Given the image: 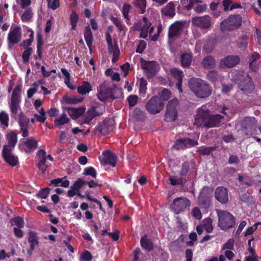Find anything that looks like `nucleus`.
<instances>
[{
    "label": "nucleus",
    "instance_id": "f257e3e1",
    "mask_svg": "<svg viewBox=\"0 0 261 261\" xmlns=\"http://www.w3.org/2000/svg\"><path fill=\"white\" fill-rule=\"evenodd\" d=\"M223 117L220 115L211 116L208 110L205 106H202L197 111L194 124L198 127L210 128L219 126Z\"/></svg>",
    "mask_w": 261,
    "mask_h": 261
},
{
    "label": "nucleus",
    "instance_id": "f03ea898",
    "mask_svg": "<svg viewBox=\"0 0 261 261\" xmlns=\"http://www.w3.org/2000/svg\"><path fill=\"white\" fill-rule=\"evenodd\" d=\"M191 90L199 98L210 96L212 92V87L205 81L197 78H192L189 81Z\"/></svg>",
    "mask_w": 261,
    "mask_h": 261
},
{
    "label": "nucleus",
    "instance_id": "7ed1b4c3",
    "mask_svg": "<svg viewBox=\"0 0 261 261\" xmlns=\"http://www.w3.org/2000/svg\"><path fill=\"white\" fill-rule=\"evenodd\" d=\"M151 27V23L147 18L143 17L142 21L135 23L134 28L136 30L140 31V38L147 39L148 35L149 38L152 41H156L158 38V34L152 35L154 31V27Z\"/></svg>",
    "mask_w": 261,
    "mask_h": 261
},
{
    "label": "nucleus",
    "instance_id": "20e7f679",
    "mask_svg": "<svg viewBox=\"0 0 261 261\" xmlns=\"http://www.w3.org/2000/svg\"><path fill=\"white\" fill-rule=\"evenodd\" d=\"M218 217V226L223 230L229 229L235 225V218L229 212L217 209L216 210Z\"/></svg>",
    "mask_w": 261,
    "mask_h": 261
},
{
    "label": "nucleus",
    "instance_id": "39448f33",
    "mask_svg": "<svg viewBox=\"0 0 261 261\" xmlns=\"http://www.w3.org/2000/svg\"><path fill=\"white\" fill-rule=\"evenodd\" d=\"M21 89L22 86L17 85L15 87L12 93L9 107L12 113L14 115L18 113V111L20 109Z\"/></svg>",
    "mask_w": 261,
    "mask_h": 261
},
{
    "label": "nucleus",
    "instance_id": "423d86ee",
    "mask_svg": "<svg viewBox=\"0 0 261 261\" xmlns=\"http://www.w3.org/2000/svg\"><path fill=\"white\" fill-rule=\"evenodd\" d=\"M242 18L239 15H231L221 23L222 30L231 31L238 29L241 25Z\"/></svg>",
    "mask_w": 261,
    "mask_h": 261
},
{
    "label": "nucleus",
    "instance_id": "0eeeda50",
    "mask_svg": "<svg viewBox=\"0 0 261 261\" xmlns=\"http://www.w3.org/2000/svg\"><path fill=\"white\" fill-rule=\"evenodd\" d=\"M191 205L190 201L186 197H178L174 199L171 204V209L175 214L177 215Z\"/></svg>",
    "mask_w": 261,
    "mask_h": 261
},
{
    "label": "nucleus",
    "instance_id": "6e6552de",
    "mask_svg": "<svg viewBox=\"0 0 261 261\" xmlns=\"http://www.w3.org/2000/svg\"><path fill=\"white\" fill-rule=\"evenodd\" d=\"M178 106V100L174 98L170 100L167 106L165 120L167 122L174 121L177 117V108Z\"/></svg>",
    "mask_w": 261,
    "mask_h": 261
},
{
    "label": "nucleus",
    "instance_id": "1a4fd4ad",
    "mask_svg": "<svg viewBox=\"0 0 261 261\" xmlns=\"http://www.w3.org/2000/svg\"><path fill=\"white\" fill-rule=\"evenodd\" d=\"M141 66L148 78L154 76L160 69L159 65L156 62L147 61L143 59H141Z\"/></svg>",
    "mask_w": 261,
    "mask_h": 261
},
{
    "label": "nucleus",
    "instance_id": "9d476101",
    "mask_svg": "<svg viewBox=\"0 0 261 261\" xmlns=\"http://www.w3.org/2000/svg\"><path fill=\"white\" fill-rule=\"evenodd\" d=\"M164 104L161 98L156 96H153L147 103L146 109L151 114L160 113L163 109Z\"/></svg>",
    "mask_w": 261,
    "mask_h": 261
},
{
    "label": "nucleus",
    "instance_id": "9b49d317",
    "mask_svg": "<svg viewBox=\"0 0 261 261\" xmlns=\"http://www.w3.org/2000/svg\"><path fill=\"white\" fill-rule=\"evenodd\" d=\"M183 28V23L179 21L175 22L169 27L168 31V39L169 42L171 43L174 42L175 39L179 37L182 32Z\"/></svg>",
    "mask_w": 261,
    "mask_h": 261
},
{
    "label": "nucleus",
    "instance_id": "f8f14e48",
    "mask_svg": "<svg viewBox=\"0 0 261 261\" xmlns=\"http://www.w3.org/2000/svg\"><path fill=\"white\" fill-rule=\"evenodd\" d=\"M240 89L246 94L251 93L254 89L252 79L248 75L239 83Z\"/></svg>",
    "mask_w": 261,
    "mask_h": 261
},
{
    "label": "nucleus",
    "instance_id": "ddd939ff",
    "mask_svg": "<svg viewBox=\"0 0 261 261\" xmlns=\"http://www.w3.org/2000/svg\"><path fill=\"white\" fill-rule=\"evenodd\" d=\"M192 22L195 25L202 29H208L212 25L211 17L208 15L195 17L192 18Z\"/></svg>",
    "mask_w": 261,
    "mask_h": 261
},
{
    "label": "nucleus",
    "instance_id": "4468645a",
    "mask_svg": "<svg viewBox=\"0 0 261 261\" xmlns=\"http://www.w3.org/2000/svg\"><path fill=\"white\" fill-rule=\"evenodd\" d=\"M198 145L197 140L190 138L181 139L177 140L173 147L176 150L184 149L186 148L191 147Z\"/></svg>",
    "mask_w": 261,
    "mask_h": 261
},
{
    "label": "nucleus",
    "instance_id": "2eb2a0df",
    "mask_svg": "<svg viewBox=\"0 0 261 261\" xmlns=\"http://www.w3.org/2000/svg\"><path fill=\"white\" fill-rule=\"evenodd\" d=\"M240 61L238 56H228L221 59L219 66L221 68H232L237 65Z\"/></svg>",
    "mask_w": 261,
    "mask_h": 261
},
{
    "label": "nucleus",
    "instance_id": "dca6fc26",
    "mask_svg": "<svg viewBox=\"0 0 261 261\" xmlns=\"http://www.w3.org/2000/svg\"><path fill=\"white\" fill-rule=\"evenodd\" d=\"M112 95V89L109 87L108 83L103 82L98 89L97 97L102 101H105Z\"/></svg>",
    "mask_w": 261,
    "mask_h": 261
},
{
    "label": "nucleus",
    "instance_id": "f3484780",
    "mask_svg": "<svg viewBox=\"0 0 261 261\" xmlns=\"http://www.w3.org/2000/svg\"><path fill=\"white\" fill-rule=\"evenodd\" d=\"M21 37V30L19 27L11 28L8 34V40L9 43L14 44L18 43Z\"/></svg>",
    "mask_w": 261,
    "mask_h": 261
},
{
    "label": "nucleus",
    "instance_id": "a211bd4d",
    "mask_svg": "<svg viewBox=\"0 0 261 261\" xmlns=\"http://www.w3.org/2000/svg\"><path fill=\"white\" fill-rule=\"evenodd\" d=\"M102 155L101 162L105 165H110L112 167L116 166L117 156L114 153L110 150H105L102 152Z\"/></svg>",
    "mask_w": 261,
    "mask_h": 261
},
{
    "label": "nucleus",
    "instance_id": "6ab92c4d",
    "mask_svg": "<svg viewBox=\"0 0 261 261\" xmlns=\"http://www.w3.org/2000/svg\"><path fill=\"white\" fill-rule=\"evenodd\" d=\"M215 196L216 199L222 204H225L228 201V191L224 187H218L216 189Z\"/></svg>",
    "mask_w": 261,
    "mask_h": 261
},
{
    "label": "nucleus",
    "instance_id": "aec40b11",
    "mask_svg": "<svg viewBox=\"0 0 261 261\" xmlns=\"http://www.w3.org/2000/svg\"><path fill=\"white\" fill-rule=\"evenodd\" d=\"M12 150L13 149H7V147H4L2 154L5 161L9 165L14 166L16 165L18 160L17 158L12 154Z\"/></svg>",
    "mask_w": 261,
    "mask_h": 261
},
{
    "label": "nucleus",
    "instance_id": "412c9836",
    "mask_svg": "<svg viewBox=\"0 0 261 261\" xmlns=\"http://www.w3.org/2000/svg\"><path fill=\"white\" fill-rule=\"evenodd\" d=\"M25 152H30L36 150L38 147V142L34 138L31 137L22 141Z\"/></svg>",
    "mask_w": 261,
    "mask_h": 261
},
{
    "label": "nucleus",
    "instance_id": "4be33fe9",
    "mask_svg": "<svg viewBox=\"0 0 261 261\" xmlns=\"http://www.w3.org/2000/svg\"><path fill=\"white\" fill-rule=\"evenodd\" d=\"M169 72L177 80V83L176 84V86L179 91V92H182L181 85L182 82V77L184 76L183 72L176 68H171Z\"/></svg>",
    "mask_w": 261,
    "mask_h": 261
},
{
    "label": "nucleus",
    "instance_id": "5701e85b",
    "mask_svg": "<svg viewBox=\"0 0 261 261\" xmlns=\"http://www.w3.org/2000/svg\"><path fill=\"white\" fill-rule=\"evenodd\" d=\"M102 114L101 111L99 110V108L92 107L89 109L84 118V123L89 124L91 121L96 116Z\"/></svg>",
    "mask_w": 261,
    "mask_h": 261
},
{
    "label": "nucleus",
    "instance_id": "b1692460",
    "mask_svg": "<svg viewBox=\"0 0 261 261\" xmlns=\"http://www.w3.org/2000/svg\"><path fill=\"white\" fill-rule=\"evenodd\" d=\"M260 58V55L256 52L253 53L250 56L248 57L249 66L252 71H256L258 69V65L256 64V62Z\"/></svg>",
    "mask_w": 261,
    "mask_h": 261
},
{
    "label": "nucleus",
    "instance_id": "393cba45",
    "mask_svg": "<svg viewBox=\"0 0 261 261\" xmlns=\"http://www.w3.org/2000/svg\"><path fill=\"white\" fill-rule=\"evenodd\" d=\"M7 145L4 147H7V149H13L17 142V134L14 132H10L6 135Z\"/></svg>",
    "mask_w": 261,
    "mask_h": 261
},
{
    "label": "nucleus",
    "instance_id": "a878e982",
    "mask_svg": "<svg viewBox=\"0 0 261 261\" xmlns=\"http://www.w3.org/2000/svg\"><path fill=\"white\" fill-rule=\"evenodd\" d=\"M193 8L196 12L201 13L206 11L207 6L205 4H199L198 3L194 2V0H191L190 4L187 6V9L190 10Z\"/></svg>",
    "mask_w": 261,
    "mask_h": 261
},
{
    "label": "nucleus",
    "instance_id": "bb28decb",
    "mask_svg": "<svg viewBox=\"0 0 261 261\" xmlns=\"http://www.w3.org/2000/svg\"><path fill=\"white\" fill-rule=\"evenodd\" d=\"M67 113L68 115L73 119L80 117L83 114L85 111V108L84 107H79L77 108L69 107L68 108Z\"/></svg>",
    "mask_w": 261,
    "mask_h": 261
},
{
    "label": "nucleus",
    "instance_id": "cd10ccee",
    "mask_svg": "<svg viewBox=\"0 0 261 261\" xmlns=\"http://www.w3.org/2000/svg\"><path fill=\"white\" fill-rule=\"evenodd\" d=\"M108 46L109 53L113 55L112 62L115 63L118 60L120 55V51L118 44L115 43L114 44L112 43L109 44Z\"/></svg>",
    "mask_w": 261,
    "mask_h": 261
},
{
    "label": "nucleus",
    "instance_id": "c85d7f7f",
    "mask_svg": "<svg viewBox=\"0 0 261 261\" xmlns=\"http://www.w3.org/2000/svg\"><path fill=\"white\" fill-rule=\"evenodd\" d=\"M92 86L87 81H83L81 84L77 87V91L80 95H86L92 91Z\"/></svg>",
    "mask_w": 261,
    "mask_h": 261
},
{
    "label": "nucleus",
    "instance_id": "c756f323",
    "mask_svg": "<svg viewBox=\"0 0 261 261\" xmlns=\"http://www.w3.org/2000/svg\"><path fill=\"white\" fill-rule=\"evenodd\" d=\"M161 12L164 15L173 17L175 15L174 4L172 2L169 3L162 9Z\"/></svg>",
    "mask_w": 261,
    "mask_h": 261
},
{
    "label": "nucleus",
    "instance_id": "7c9ffc66",
    "mask_svg": "<svg viewBox=\"0 0 261 261\" xmlns=\"http://www.w3.org/2000/svg\"><path fill=\"white\" fill-rule=\"evenodd\" d=\"M112 129V126L107 121H103L97 128V130L103 136L108 135Z\"/></svg>",
    "mask_w": 261,
    "mask_h": 261
},
{
    "label": "nucleus",
    "instance_id": "2f4dec72",
    "mask_svg": "<svg viewBox=\"0 0 261 261\" xmlns=\"http://www.w3.org/2000/svg\"><path fill=\"white\" fill-rule=\"evenodd\" d=\"M84 35L87 46L90 49L93 42V36L89 26L85 27Z\"/></svg>",
    "mask_w": 261,
    "mask_h": 261
},
{
    "label": "nucleus",
    "instance_id": "473e14b6",
    "mask_svg": "<svg viewBox=\"0 0 261 261\" xmlns=\"http://www.w3.org/2000/svg\"><path fill=\"white\" fill-rule=\"evenodd\" d=\"M140 243L142 247L148 251H150L153 249L152 243L150 239L147 238V236L141 238Z\"/></svg>",
    "mask_w": 261,
    "mask_h": 261
},
{
    "label": "nucleus",
    "instance_id": "72a5a7b5",
    "mask_svg": "<svg viewBox=\"0 0 261 261\" xmlns=\"http://www.w3.org/2000/svg\"><path fill=\"white\" fill-rule=\"evenodd\" d=\"M202 64L203 67L205 68H213L215 65V60L212 56H206L203 58L202 62Z\"/></svg>",
    "mask_w": 261,
    "mask_h": 261
},
{
    "label": "nucleus",
    "instance_id": "f704fd0d",
    "mask_svg": "<svg viewBox=\"0 0 261 261\" xmlns=\"http://www.w3.org/2000/svg\"><path fill=\"white\" fill-rule=\"evenodd\" d=\"M192 60V56L191 54H183L181 56V63L184 67H189L191 63Z\"/></svg>",
    "mask_w": 261,
    "mask_h": 261
},
{
    "label": "nucleus",
    "instance_id": "c9c22d12",
    "mask_svg": "<svg viewBox=\"0 0 261 261\" xmlns=\"http://www.w3.org/2000/svg\"><path fill=\"white\" fill-rule=\"evenodd\" d=\"M69 121V118L67 117L65 113H63L62 115L56 118L55 120V124L56 126H60L62 125L67 123Z\"/></svg>",
    "mask_w": 261,
    "mask_h": 261
},
{
    "label": "nucleus",
    "instance_id": "e433bc0d",
    "mask_svg": "<svg viewBox=\"0 0 261 261\" xmlns=\"http://www.w3.org/2000/svg\"><path fill=\"white\" fill-rule=\"evenodd\" d=\"M70 182L68 180H63V178H59L51 180L50 185H54L55 186H61L62 187L67 188L69 187Z\"/></svg>",
    "mask_w": 261,
    "mask_h": 261
},
{
    "label": "nucleus",
    "instance_id": "4c0bfd02",
    "mask_svg": "<svg viewBox=\"0 0 261 261\" xmlns=\"http://www.w3.org/2000/svg\"><path fill=\"white\" fill-rule=\"evenodd\" d=\"M133 4L138 9L140 13L143 14L146 7V0H134Z\"/></svg>",
    "mask_w": 261,
    "mask_h": 261
},
{
    "label": "nucleus",
    "instance_id": "58836bf2",
    "mask_svg": "<svg viewBox=\"0 0 261 261\" xmlns=\"http://www.w3.org/2000/svg\"><path fill=\"white\" fill-rule=\"evenodd\" d=\"M83 98L79 97L78 96H66L64 97V100L67 104H76L82 102Z\"/></svg>",
    "mask_w": 261,
    "mask_h": 261
},
{
    "label": "nucleus",
    "instance_id": "ea45409f",
    "mask_svg": "<svg viewBox=\"0 0 261 261\" xmlns=\"http://www.w3.org/2000/svg\"><path fill=\"white\" fill-rule=\"evenodd\" d=\"M28 241L30 245L35 247L38 245V237L36 232L30 231L29 233Z\"/></svg>",
    "mask_w": 261,
    "mask_h": 261
},
{
    "label": "nucleus",
    "instance_id": "a19ab883",
    "mask_svg": "<svg viewBox=\"0 0 261 261\" xmlns=\"http://www.w3.org/2000/svg\"><path fill=\"white\" fill-rule=\"evenodd\" d=\"M111 20L116 26L119 31L125 32V26L120 19L117 17H111Z\"/></svg>",
    "mask_w": 261,
    "mask_h": 261
},
{
    "label": "nucleus",
    "instance_id": "79ce46f5",
    "mask_svg": "<svg viewBox=\"0 0 261 261\" xmlns=\"http://www.w3.org/2000/svg\"><path fill=\"white\" fill-rule=\"evenodd\" d=\"M212 220L211 218H206L203 221V226L207 232H211L213 230Z\"/></svg>",
    "mask_w": 261,
    "mask_h": 261
},
{
    "label": "nucleus",
    "instance_id": "37998d69",
    "mask_svg": "<svg viewBox=\"0 0 261 261\" xmlns=\"http://www.w3.org/2000/svg\"><path fill=\"white\" fill-rule=\"evenodd\" d=\"M33 39H34V35H33V33L32 32L30 34V36H29V38L28 39L24 40L20 44V47L22 49H26V48H27L29 46L31 45V44H32V43L33 41Z\"/></svg>",
    "mask_w": 261,
    "mask_h": 261
},
{
    "label": "nucleus",
    "instance_id": "c03bdc74",
    "mask_svg": "<svg viewBox=\"0 0 261 261\" xmlns=\"http://www.w3.org/2000/svg\"><path fill=\"white\" fill-rule=\"evenodd\" d=\"M70 23L71 24V29L74 30L76 28V24L79 20V16L74 12H72L70 17Z\"/></svg>",
    "mask_w": 261,
    "mask_h": 261
},
{
    "label": "nucleus",
    "instance_id": "a18cd8bd",
    "mask_svg": "<svg viewBox=\"0 0 261 261\" xmlns=\"http://www.w3.org/2000/svg\"><path fill=\"white\" fill-rule=\"evenodd\" d=\"M38 157V163L40 164L45 163L46 161V153L45 150L43 149L39 150L37 152Z\"/></svg>",
    "mask_w": 261,
    "mask_h": 261
},
{
    "label": "nucleus",
    "instance_id": "49530a36",
    "mask_svg": "<svg viewBox=\"0 0 261 261\" xmlns=\"http://www.w3.org/2000/svg\"><path fill=\"white\" fill-rule=\"evenodd\" d=\"M8 115L5 112H1L0 113V122L1 124L7 127L8 126Z\"/></svg>",
    "mask_w": 261,
    "mask_h": 261
},
{
    "label": "nucleus",
    "instance_id": "de8ad7c7",
    "mask_svg": "<svg viewBox=\"0 0 261 261\" xmlns=\"http://www.w3.org/2000/svg\"><path fill=\"white\" fill-rule=\"evenodd\" d=\"M32 10L30 8L24 11L21 16V20L23 22L29 21L32 17Z\"/></svg>",
    "mask_w": 261,
    "mask_h": 261
},
{
    "label": "nucleus",
    "instance_id": "09e8293b",
    "mask_svg": "<svg viewBox=\"0 0 261 261\" xmlns=\"http://www.w3.org/2000/svg\"><path fill=\"white\" fill-rule=\"evenodd\" d=\"M161 98L163 100H167L171 96V92L167 89H164L160 94Z\"/></svg>",
    "mask_w": 261,
    "mask_h": 261
},
{
    "label": "nucleus",
    "instance_id": "8fccbe9b",
    "mask_svg": "<svg viewBox=\"0 0 261 261\" xmlns=\"http://www.w3.org/2000/svg\"><path fill=\"white\" fill-rule=\"evenodd\" d=\"M50 189L45 188L39 191L37 194V196L42 199H46L49 194Z\"/></svg>",
    "mask_w": 261,
    "mask_h": 261
},
{
    "label": "nucleus",
    "instance_id": "3c124183",
    "mask_svg": "<svg viewBox=\"0 0 261 261\" xmlns=\"http://www.w3.org/2000/svg\"><path fill=\"white\" fill-rule=\"evenodd\" d=\"M131 9V6L128 4H124L122 7V12L124 17L129 20V13Z\"/></svg>",
    "mask_w": 261,
    "mask_h": 261
},
{
    "label": "nucleus",
    "instance_id": "603ef678",
    "mask_svg": "<svg viewBox=\"0 0 261 261\" xmlns=\"http://www.w3.org/2000/svg\"><path fill=\"white\" fill-rule=\"evenodd\" d=\"M30 120L28 118L24 117L23 116H20L19 120V124L20 128L29 127V123Z\"/></svg>",
    "mask_w": 261,
    "mask_h": 261
},
{
    "label": "nucleus",
    "instance_id": "864d4df0",
    "mask_svg": "<svg viewBox=\"0 0 261 261\" xmlns=\"http://www.w3.org/2000/svg\"><path fill=\"white\" fill-rule=\"evenodd\" d=\"M215 148L213 147L201 146L199 148V151L200 154L207 155L209 154L211 152L215 150Z\"/></svg>",
    "mask_w": 261,
    "mask_h": 261
},
{
    "label": "nucleus",
    "instance_id": "5fc2aeb1",
    "mask_svg": "<svg viewBox=\"0 0 261 261\" xmlns=\"http://www.w3.org/2000/svg\"><path fill=\"white\" fill-rule=\"evenodd\" d=\"M47 3L48 7L54 10L60 6V0H47Z\"/></svg>",
    "mask_w": 261,
    "mask_h": 261
},
{
    "label": "nucleus",
    "instance_id": "6e6d98bb",
    "mask_svg": "<svg viewBox=\"0 0 261 261\" xmlns=\"http://www.w3.org/2000/svg\"><path fill=\"white\" fill-rule=\"evenodd\" d=\"M32 53V48L31 47L27 48L23 51L22 57L24 62L26 63L29 61L30 56L31 55Z\"/></svg>",
    "mask_w": 261,
    "mask_h": 261
},
{
    "label": "nucleus",
    "instance_id": "4d7b16f0",
    "mask_svg": "<svg viewBox=\"0 0 261 261\" xmlns=\"http://www.w3.org/2000/svg\"><path fill=\"white\" fill-rule=\"evenodd\" d=\"M84 174L86 175H91L94 178H95L97 175L96 170L92 167L85 168L84 170Z\"/></svg>",
    "mask_w": 261,
    "mask_h": 261
},
{
    "label": "nucleus",
    "instance_id": "13d9d810",
    "mask_svg": "<svg viewBox=\"0 0 261 261\" xmlns=\"http://www.w3.org/2000/svg\"><path fill=\"white\" fill-rule=\"evenodd\" d=\"M169 180L170 181V184L172 186L179 185L182 184L183 182V178L182 177H170L169 178Z\"/></svg>",
    "mask_w": 261,
    "mask_h": 261
},
{
    "label": "nucleus",
    "instance_id": "bf43d9fd",
    "mask_svg": "<svg viewBox=\"0 0 261 261\" xmlns=\"http://www.w3.org/2000/svg\"><path fill=\"white\" fill-rule=\"evenodd\" d=\"M146 46V43L144 40L139 41L136 49V52L138 53H142Z\"/></svg>",
    "mask_w": 261,
    "mask_h": 261
},
{
    "label": "nucleus",
    "instance_id": "052dcab7",
    "mask_svg": "<svg viewBox=\"0 0 261 261\" xmlns=\"http://www.w3.org/2000/svg\"><path fill=\"white\" fill-rule=\"evenodd\" d=\"M147 81L144 78H141L140 80V91L141 92L144 93L146 92V90L147 89Z\"/></svg>",
    "mask_w": 261,
    "mask_h": 261
},
{
    "label": "nucleus",
    "instance_id": "680f3d73",
    "mask_svg": "<svg viewBox=\"0 0 261 261\" xmlns=\"http://www.w3.org/2000/svg\"><path fill=\"white\" fill-rule=\"evenodd\" d=\"M13 224L18 228H22L24 226V221L20 217H16L13 219Z\"/></svg>",
    "mask_w": 261,
    "mask_h": 261
},
{
    "label": "nucleus",
    "instance_id": "e2e57ef3",
    "mask_svg": "<svg viewBox=\"0 0 261 261\" xmlns=\"http://www.w3.org/2000/svg\"><path fill=\"white\" fill-rule=\"evenodd\" d=\"M86 184V182L83 180V179L80 178L77 180H76L73 185L72 186L75 190L77 191H80V189Z\"/></svg>",
    "mask_w": 261,
    "mask_h": 261
},
{
    "label": "nucleus",
    "instance_id": "0e129e2a",
    "mask_svg": "<svg viewBox=\"0 0 261 261\" xmlns=\"http://www.w3.org/2000/svg\"><path fill=\"white\" fill-rule=\"evenodd\" d=\"M234 247V240L233 239H229L226 243H225L222 249H230L232 250Z\"/></svg>",
    "mask_w": 261,
    "mask_h": 261
},
{
    "label": "nucleus",
    "instance_id": "69168bd1",
    "mask_svg": "<svg viewBox=\"0 0 261 261\" xmlns=\"http://www.w3.org/2000/svg\"><path fill=\"white\" fill-rule=\"evenodd\" d=\"M81 257L83 260L82 261H91L92 258L91 254L88 251L84 252L82 254Z\"/></svg>",
    "mask_w": 261,
    "mask_h": 261
},
{
    "label": "nucleus",
    "instance_id": "338daca9",
    "mask_svg": "<svg viewBox=\"0 0 261 261\" xmlns=\"http://www.w3.org/2000/svg\"><path fill=\"white\" fill-rule=\"evenodd\" d=\"M127 100L130 107L135 106L138 101V97L136 95H130L127 98Z\"/></svg>",
    "mask_w": 261,
    "mask_h": 261
},
{
    "label": "nucleus",
    "instance_id": "774afa93",
    "mask_svg": "<svg viewBox=\"0 0 261 261\" xmlns=\"http://www.w3.org/2000/svg\"><path fill=\"white\" fill-rule=\"evenodd\" d=\"M17 3L21 8L24 9L31 5V0H17Z\"/></svg>",
    "mask_w": 261,
    "mask_h": 261
}]
</instances>
